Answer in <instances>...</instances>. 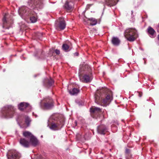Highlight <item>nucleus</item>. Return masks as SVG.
Masks as SVG:
<instances>
[{
  "label": "nucleus",
  "mask_w": 159,
  "mask_h": 159,
  "mask_svg": "<svg viewBox=\"0 0 159 159\" xmlns=\"http://www.w3.org/2000/svg\"><path fill=\"white\" fill-rule=\"evenodd\" d=\"M41 108L44 110L52 109L54 106L53 101L51 98L48 97L44 98L39 103Z\"/></svg>",
  "instance_id": "3"
},
{
  "label": "nucleus",
  "mask_w": 159,
  "mask_h": 159,
  "mask_svg": "<svg viewBox=\"0 0 159 159\" xmlns=\"http://www.w3.org/2000/svg\"><path fill=\"white\" fill-rule=\"evenodd\" d=\"M55 52L57 55H59L60 54V51L59 50L57 49L55 50Z\"/></svg>",
  "instance_id": "30"
},
{
  "label": "nucleus",
  "mask_w": 159,
  "mask_h": 159,
  "mask_svg": "<svg viewBox=\"0 0 159 159\" xmlns=\"http://www.w3.org/2000/svg\"><path fill=\"white\" fill-rule=\"evenodd\" d=\"M80 92V90L75 88H74L72 90L69 91V93L71 95H75L77 94Z\"/></svg>",
  "instance_id": "23"
},
{
  "label": "nucleus",
  "mask_w": 159,
  "mask_h": 159,
  "mask_svg": "<svg viewBox=\"0 0 159 159\" xmlns=\"http://www.w3.org/2000/svg\"><path fill=\"white\" fill-rule=\"evenodd\" d=\"M30 14L29 18H30L31 22L32 23H34L36 22L37 20V14L33 11Z\"/></svg>",
  "instance_id": "18"
},
{
  "label": "nucleus",
  "mask_w": 159,
  "mask_h": 159,
  "mask_svg": "<svg viewBox=\"0 0 159 159\" xmlns=\"http://www.w3.org/2000/svg\"><path fill=\"white\" fill-rule=\"evenodd\" d=\"M74 5V3L72 2H68L67 1L65 5V8L67 10H71Z\"/></svg>",
  "instance_id": "20"
},
{
  "label": "nucleus",
  "mask_w": 159,
  "mask_h": 159,
  "mask_svg": "<svg viewBox=\"0 0 159 159\" xmlns=\"http://www.w3.org/2000/svg\"><path fill=\"white\" fill-rule=\"evenodd\" d=\"M43 0H30L28 2L30 7L33 9L38 10L43 7Z\"/></svg>",
  "instance_id": "5"
},
{
  "label": "nucleus",
  "mask_w": 159,
  "mask_h": 159,
  "mask_svg": "<svg viewBox=\"0 0 159 159\" xmlns=\"http://www.w3.org/2000/svg\"><path fill=\"white\" fill-rule=\"evenodd\" d=\"M157 32L158 33H159V23L158 25V28L157 29Z\"/></svg>",
  "instance_id": "33"
},
{
  "label": "nucleus",
  "mask_w": 159,
  "mask_h": 159,
  "mask_svg": "<svg viewBox=\"0 0 159 159\" xmlns=\"http://www.w3.org/2000/svg\"><path fill=\"white\" fill-rule=\"evenodd\" d=\"M79 74L80 80L83 83L90 82L93 79L91 70L88 65L83 66L80 69Z\"/></svg>",
  "instance_id": "1"
},
{
  "label": "nucleus",
  "mask_w": 159,
  "mask_h": 159,
  "mask_svg": "<svg viewBox=\"0 0 159 159\" xmlns=\"http://www.w3.org/2000/svg\"><path fill=\"white\" fill-rule=\"evenodd\" d=\"M15 109L11 106L5 107L2 109V117L3 118H9L13 117L15 113Z\"/></svg>",
  "instance_id": "4"
},
{
  "label": "nucleus",
  "mask_w": 159,
  "mask_h": 159,
  "mask_svg": "<svg viewBox=\"0 0 159 159\" xmlns=\"http://www.w3.org/2000/svg\"><path fill=\"white\" fill-rule=\"evenodd\" d=\"M8 159H19L20 157V154L15 150L9 151L7 154Z\"/></svg>",
  "instance_id": "9"
},
{
  "label": "nucleus",
  "mask_w": 159,
  "mask_h": 159,
  "mask_svg": "<svg viewBox=\"0 0 159 159\" xmlns=\"http://www.w3.org/2000/svg\"><path fill=\"white\" fill-rule=\"evenodd\" d=\"M7 16V14H5L4 16V17L2 19V21L3 22V27H4L6 26V24L7 23V21L6 20Z\"/></svg>",
  "instance_id": "27"
},
{
  "label": "nucleus",
  "mask_w": 159,
  "mask_h": 159,
  "mask_svg": "<svg viewBox=\"0 0 159 159\" xmlns=\"http://www.w3.org/2000/svg\"><path fill=\"white\" fill-rule=\"evenodd\" d=\"M30 139V143H31L33 146H36L38 144V140L34 135L32 136Z\"/></svg>",
  "instance_id": "21"
},
{
  "label": "nucleus",
  "mask_w": 159,
  "mask_h": 159,
  "mask_svg": "<svg viewBox=\"0 0 159 159\" xmlns=\"http://www.w3.org/2000/svg\"><path fill=\"white\" fill-rule=\"evenodd\" d=\"M157 39L158 40H159V34L157 36Z\"/></svg>",
  "instance_id": "35"
},
{
  "label": "nucleus",
  "mask_w": 159,
  "mask_h": 159,
  "mask_svg": "<svg viewBox=\"0 0 159 159\" xmlns=\"http://www.w3.org/2000/svg\"><path fill=\"white\" fill-rule=\"evenodd\" d=\"M138 94H139V97H141L142 96V95L141 94H142V93H138Z\"/></svg>",
  "instance_id": "34"
},
{
  "label": "nucleus",
  "mask_w": 159,
  "mask_h": 159,
  "mask_svg": "<svg viewBox=\"0 0 159 159\" xmlns=\"http://www.w3.org/2000/svg\"><path fill=\"white\" fill-rule=\"evenodd\" d=\"M62 50L65 52H68L71 49V48L70 46L66 43H64L62 46Z\"/></svg>",
  "instance_id": "24"
},
{
  "label": "nucleus",
  "mask_w": 159,
  "mask_h": 159,
  "mask_svg": "<svg viewBox=\"0 0 159 159\" xmlns=\"http://www.w3.org/2000/svg\"><path fill=\"white\" fill-rule=\"evenodd\" d=\"M90 111L93 115L98 116L101 113L102 110L99 107H94L90 108Z\"/></svg>",
  "instance_id": "11"
},
{
  "label": "nucleus",
  "mask_w": 159,
  "mask_h": 159,
  "mask_svg": "<svg viewBox=\"0 0 159 159\" xmlns=\"http://www.w3.org/2000/svg\"><path fill=\"white\" fill-rule=\"evenodd\" d=\"M66 25L64 19L62 18H59L58 20L56 22L55 27L57 30L60 29L62 30L65 28Z\"/></svg>",
  "instance_id": "8"
},
{
  "label": "nucleus",
  "mask_w": 159,
  "mask_h": 159,
  "mask_svg": "<svg viewBox=\"0 0 159 159\" xmlns=\"http://www.w3.org/2000/svg\"><path fill=\"white\" fill-rule=\"evenodd\" d=\"M147 32L150 37L154 38L155 37L156 32L154 29L151 26H149L147 29Z\"/></svg>",
  "instance_id": "17"
},
{
  "label": "nucleus",
  "mask_w": 159,
  "mask_h": 159,
  "mask_svg": "<svg viewBox=\"0 0 159 159\" xmlns=\"http://www.w3.org/2000/svg\"><path fill=\"white\" fill-rule=\"evenodd\" d=\"M97 130L99 134L104 135L107 131V128L105 125H101L98 126Z\"/></svg>",
  "instance_id": "13"
},
{
  "label": "nucleus",
  "mask_w": 159,
  "mask_h": 159,
  "mask_svg": "<svg viewBox=\"0 0 159 159\" xmlns=\"http://www.w3.org/2000/svg\"><path fill=\"white\" fill-rule=\"evenodd\" d=\"M102 98L101 94L98 92L97 93L94 95L95 101L97 104L100 105L101 103L100 102L102 101Z\"/></svg>",
  "instance_id": "16"
},
{
  "label": "nucleus",
  "mask_w": 159,
  "mask_h": 159,
  "mask_svg": "<svg viewBox=\"0 0 159 159\" xmlns=\"http://www.w3.org/2000/svg\"><path fill=\"white\" fill-rule=\"evenodd\" d=\"M54 83V81L51 78L50 79L46 78L43 81V85L47 88H49L52 86Z\"/></svg>",
  "instance_id": "14"
},
{
  "label": "nucleus",
  "mask_w": 159,
  "mask_h": 159,
  "mask_svg": "<svg viewBox=\"0 0 159 159\" xmlns=\"http://www.w3.org/2000/svg\"><path fill=\"white\" fill-rule=\"evenodd\" d=\"M33 11L28 7L23 6L21 7L18 10V12L21 17L23 18H29L30 14Z\"/></svg>",
  "instance_id": "6"
},
{
  "label": "nucleus",
  "mask_w": 159,
  "mask_h": 159,
  "mask_svg": "<svg viewBox=\"0 0 159 159\" xmlns=\"http://www.w3.org/2000/svg\"><path fill=\"white\" fill-rule=\"evenodd\" d=\"M112 100V96L110 94H108L107 95L106 98L102 100V102L104 104V106H106L109 104Z\"/></svg>",
  "instance_id": "15"
},
{
  "label": "nucleus",
  "mask_w": 159,
  "mask_h": 159,
  "mask_svg": "<svg viewBox=\"0 0 159 159\" xmlns=\"http://www.w3.org/2000/svg\"><path fill=\"white\" fill-rule=\"evenodd\" d=\"M130 152V150L129 149H126L125 153L126 154H129Z\"/></svg>",
  "instance_id": "29"
},
{
  "label": "nucleus",
  "mask_w": 159,
  "mask_h": 159,
  "mask_svg": "<svg viewBox=\"0 0 159 159\" xmlns=\"http://www.w3.org/2000/svg\"><path fill=\"white\" fill-rule=\"evenodd\" d=\"M23 135L25 137L30 139L32 136L33 135L31 133L28 131H25L23 133Z\"/></svg>",
  "instance_id": "25"
},
{
  "label": "nucleus",
  "mask_w": 159,
  "mask_h": 159,
  "mask_svg": "<svg viewBox=\"0 0 159 159\" xmlns=\"http://www.w3.org/2000/svg\"><path fill=\"white\" fill-rule=\"evenodd\" d=\"M89 20L91 21L90 24L91 25H95L97 23V20L94 18H89Z\"/></svg>",
  "instance_id": "26"
},
{
  "label": "nucleus",
  "mask_w": 159,
  "mask_h": 159,
  "mask_svg": "<svg viewBox=\"0 0 159 159\" xmlns=\"http://www.w3.org/2000/svg\"><path fill=\"white\" fill-rule=\"evenodd\" d=\"M133 14V11H131V15L132 16Z\"/></svg>",
  "instance_id": "37"
},
{
  "label": "nucleus",
  "mask_w": 159,
  "mask_h": 159,
  "mask_svg": "<svg viewBox=\"0 0 159 159\" xmlns=\"http://www.w3.org/2000/svg\"><path fill=\"white\" fill-rule=\"evenodd\" d=\"M9 28V27H6V29H8Z\"/></svg>",
  "instance_id": "36"
},
{
  "label": "nucleus",
  "mask_w": 159,
  "mask_h": 159,
  "mask_svg": "<svg viewBox=\"0 0 159 159\" xmlns=\"http://www.w3.org/2000/svg\"><path fill=\"white\" fill-rule=\"evenodd\" d=\"M74 125L75 126H76L77 125V122L76 120H75L74 122Z\"/></svg>",
  "instance_id": "32"
},
{
  "label": "nucleus",
  "mask_w": 159,
  "mask_h": 159,
  "mask_svg": "<svg viewBox=\"0 0 159 159\" xmlns=\"http://www.w3.org/2000/svg\"><path fill=\"white\" fill-rule=\"evenodd\" d=\"M124 34L127 39L130 42L134 41L138 37L137 31L133 28L127 29L125 31Z\"/></svg>",
  "instance_id": "2"
},
{
  "label": "nucleus",
  "mask_w": 159,
  "mask_h": 159,
  "mask_svg": "<svg viewBox=\"0 0 159 159\" xmlns=\"http://www.w3.org/2000/svg\"><path fill=\"white\" fill-rule=\"evenodd\" d=\"M64 120L62 119H59L56 122L52 123L50 128L53 130H56L60 129L64 125Z\"/></svg>",
  "instance_id": "7"
},
{
  "label": "nucleus",
  "mask_w": 159,
  "mask_h": 159,
  "mask_svg": "<svg viewBox=\"0 0 159 159\" xmlns=\"http://www.w3.org/2000/svg\"><path fill=\"white\" fill-rule=\"evenodd\" d=\"M18 107L19 109L21 111L25 109L26 111H29L31 109V107L29 104L24 102H21L18 105Z\"/></svg>",
  "instance_id": "10"
},
{
  "label": "nucleus",
  "mask_w": 159,
  "mask_h": 159,
  "mask_svg": "<svg viewBox=\"0 0 159 159\" xmlns=\"http://www.w3.org/2000/svg\"><path fill=\"white\" fill-rule=\"evenodd\" d=\"M111 42L113 45L118 46L119 44L120 40L118 38L113 37L111 40Z\"/></svg>",
  "instance_id": "22"
},
{
  "label": "nucleus",
  "mask_w": 159,
  "mask_h": 159,
  "mask_svg": "<svg viewBox=\"0 0 159 159\" xmlns=\"http://www.w3.org/2000/svg\"><path fill=\"white\" fill-rule=\"evenodd\" d=\"M105 1L107 5L111 7L116 5L118 0H105Z\"/></svg>",
  "instance_id": "19"
},
{
  "label": "nucleus",
  "mask_w": 159,
  "mask_h": 159,
  "mask_svg": "<svg viewBox=\"0 0 159 159\" xmlns=\"http://www.w3.org/2000/svg\"><path fill=\"white\" fill-rule=\"evenodd\" d=\"M31 120L28 116H26L25 118V122L27 124V126L30 125Z\"/></svg>",
  "instance_id": "28"
},
{
  "label": "nucleus",
  "mask_w": 159,
  "mask_h": 159,
  "mask_svg": "<svg viewBox=\"0 0 159 159\" xmlns=\"http://www.w3.org/2000/svg\"><path fill=\"white\" fill-rule=\"evenodd\" d=\"M20 144L24 147L28 148L30 147V143L29 140L25 138H21L19 141Z\"/></svg>",
  "instance_id": "12"
},
{
  "label": "nucleus",
  "mask_w": 159,
  "mask_h": 159,
  "mask_svg": "<svg viewBox=\"0 0 159 159\" xmlns=\"http://www.w3.org/2000/svg\"><path fill=\"white\" fill-rule=\"evenodd\" d=\"M74 55L75 56H78L79 53L78 52H76L74 54Z\"/></svg>",
  "instance_id": "31"
}]
</instances>
